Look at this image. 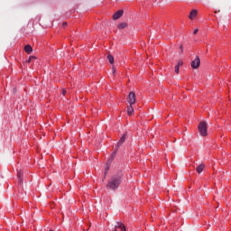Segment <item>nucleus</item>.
Returning a JSON list of instances; mask_svg holds the SVG:
<instances>
[{
    "label": "nucleus",
    "instance_id": "nucleus-1",
    "mask_svg": "<svg viewBox=\"0 0 231 231\" xmlns=\"http://www.w3.org/2000/svg\"><path fill=\"white\" fill-rule=\"evenodd\" d=\"M124 178V173L118 172L117 174L112 176L106 184V189L108 190H117L118 187L122 185V180Z\"/></svg>",
    "mask_w": 231,
    "mask_h": 231
},
{
    "label": "nucleus",
    "instance_id": "nucleus-2",
    "mask_svg": "<svg viewBox=\"0 0 231 231\" xmlns=\"http://www.w3.org/2000/svg\"><path fill=\"white\" fill-rule=\"evenodd\" d=\"M207 122L202 121L199 124V133L201 136H207Z\"/></svg>",
    "mask_w": 231,
    "mask_h": 231
},
{
    "label": "nucleus",
    "instance_id": "nucleus-3",
    "mask_svg": "<svg viewBox=\"0 0 231 231\" xmlns=\"http://www.w3.org/2000/svg\"><path fill=\"white\" fill-rule=\"evenodd\" d=\"M127 102L130 104V106H134L136 104V95L134 92H130L127 97Z\"/></svg>",
    "mask_w": 231,
    "mask_h": 231
},
{
    "label": "nucleus",
    "instance_id": "nucleus-4",
    "mask_svg": "<svg viewBox=\"0 0 231 231\" xmlns=\"http://www.w3.org/2000/svg\"><path fill=\"white\" fill-rule=\"evenodd\" d=\"M112 231H126L125 226L122 222H116L115 225V228Z\"/></svg>",
    "mask_w": 231,
    "mask_h": 231
},
{
    "label": "nucleus",
    "instance_id": "nucleus-5",
    "mask_svg": "<svg viewBox=\"0 0 231 231\" xmlns=\"http://www.w3.org/2000/svg\"><path fill=\"white\" fill-rule=\"evenodd\" d=\"M201 64V60L197 56L194 60L191 61V68L193 69H198L199 66Z\"/></svg>",
    "mask_w": 231,
    "mask_h": 231
},
{
    "label": "nucleus",
    "instance_id": "nucleus-6",
    "mask_svg": "<svg viewBox=\"0 0 231 231\" xmlns=\"http://www.w3.org/2000/svg\"><path fill=\"white\" fill-rule=\"evenodd\" d=\"M122 15H124V10H119L115 13V14L113 15V19L115 21H116V20L120 19V17H122Z\"/></svg>",
    "mask_w": 231,
    "mask_h": 231
},
{
    "label": "nucleus",
    "instance_id": "nucleus-7",
    "mask_svg": "<svg viewBox=\"0 0 231 231\" xmlns=\"http://www.w3.org/2000/svg\"><path fill=\"white\" fill-rule=\"evenodd\" d=\"M17 178H18V183L20 185H23V171H18Z\"/></svg>",
    "mask_w": 231,
    "mask_h": 231
},
{
    "label": "nucleus",
    "instance_id": "nucleus-8",
    "mask_svg": "<svg viewBox=\"0 0 231 231\" xmlns=\"http://www.w3.org/2000/svg\"><path fill=\"white\" fill-rule=\"evenodd\" d=\"M196 15H198V10L193 9L189 14V18L192 21L196 17Z\"/></svg>",
    "mask_w": 231,
    "mask_h": 231
},
{
    "label": "nucleus",
    "instance_id": "nucleus-9",
    "mask_svg": "<svg viewBox=\"0 0 231 231\" xmlns=\"http://www.w3.org/2000/svg\"><path fill=\"white\" fill-rule=\"evenodd\" d=\"M125 142V134H124L120 140L118 141L117 144H116V149H118V147H120Z\"/></svg>",
    "mask_w": 231,
    "mask_h": 231
},
{
    "label": "nucleus",
    "instance_id": "nucleus-10",
    "mask_svg": "<svg viewBox=\"0 0 231 231\" xmlns=\"http://www.w3.org/2000/svg\"><path fill=\"white\" fill-rule=\"evenodd\" d=\"M134 113V108H133V105H130L127 106V115L131 116Z\"/></svg>",
    "mask_w": 231,
    "mask_h": 231
},
{
    "label": "nucleus",
    "instance_id": "nucleus-11",
    "mask_svg": "<svg viewBox=\"0 0 231 231\" xmlns=\"http://www.w3.org/2000/svg\"><path fill=\"white\" fill-rule=\"evenodd\" d=\"M205 169V164H199L197 167V172H199V174H201V172H203V170Z\"/></svg>",
    "mask_w": 231,
    "mask_h": 231
},
{
    "label": "nucleus",
    "instance_id": "nucleus-12",
    "mask_svg": "<svg viewBox=\"0 0 231 231\" xmlns=\"http://www.w3.org/2000/svg\"><path fill=\"white\" fill-rule=\"evenodd\" d=\"M24 51L26 53H32V51H33V48H32L31 45H25Z\"/></svg>",
    "mask_w": 231,
    "mask_h": 231
},
{
    "label": "nucleus",
    "instance_id": "nucleus-13",
    "mask_svg": "<svg viewBox=\"0 0 231 231\" xmlns=\"http://www.w3.org/2000/svg\"><path fill=\"white\" fill-rule=\"evenodd\" d=\"M117 28H118L119 30H124V29H125V28H127V23H119L118 26H117Z\"/></svg>",
    "mask_w": 231,
    "mask_h": 231
},
{
    "label": "nucleus",
    "instance_id": "nucleus-14",
    "mask_svg": "<svg viewBox=\"0 0 231 231\" xmlns=\"http://www.w3.org/2000/svg\"><path fill=\"white\" fill-rule=\"evenodd\" d=\"M107 60L110 62V64H115V57H113V55L109 54L107 56Z\"/></svg>",
    "mask_w": 231,
    "mask_h": 231
},
{
    "label": "nucleus",
    "instance_id": "nucleus-15",
    "mask_svg": "<svg viewBox=\"0 0 231 231\" xmlns=\"http://www.w3.org/2000/svg\"><path fill=\"white\" fill-rule=\"evenodd\" d=\"M33 60H35V56H30L29 59L25 60V63L30 64Z\"/></svg>",
    "mask_w": 231,
    "mask_h": 231
},
{
    "label": "nucleus",
    "instance_id": "nucleus-16",
    "mask_svg": "<svg viewBox=\"0 0 231 231\" xmlns=\"http://www.w3.org/2000/svg\"><path fill=\"white\" fill-rule=\"evenodd\" d=\"M175 73H180V67L178 65L175 66Z\"/></svg>",
    "mask_w": 231,
    "mask_h": 231
},
{
    "label": "nucleus",
    "instance_id": "nucleus-17",
    "mask_svg": "<svg viewBox=\"0 0 231 231\" xmlns=\"http://www.w3.org/2000/svg\"><path fill=\"white\" fill-rule=\"evenodd\" d=\"M177 66H183V60H179L178 63H177Z\"/></svg>",
    "mask_w": 231,
    "mask_h": 231
},
{
    "label": "nucleus",
    "instance_id": "nucleus-18",
    "mask_svg": "<svg viewBox=\"0 0 231 231\" xmlns=\"http://www.w3.org/2000/svg\"><path fill=\"white\" fill-rule=\"evenodd\" d=\"M115 156H116V152H113L111 157H110V160H115Z\"/></svg>",
    "mask_w": 231,
    "mask_h": 231
},
{
    "label": "nucleus",
    "instance_id": "nucleus-19",
    "mask_svg": "<svg viewBox=\"0 0 231 231\" xmlns=\"http://www.w3.org/2000/svg\"><path fill=\"white\" fill-rule=\"evenodd\" d=\"M198 32H199V29H195L194 32H193V35H196L198 33Z\"/></svg>",
    "mask_w": 231,
    "mask_h": 231
},
{
    "label": "nucleus",
    "instance_id": "nucleus-20",
    "mask_svg": "<svg viewBox=\"0 0 231 231\" xmlns=\"http://www.w3.org/2000/svg\"><path fill=\"white\" fill-rule=\"evenodd\" d=\"M108 171H109V167H106L105 170V176L107 174Z\"/></svg>",
    "mask_w": 231,
    "mask_h": 231
},
{
    "label": "nucleus",
    "instance_id": "nucleus-21",
    "mask_svg": "<svg viewBox=\"0 0 231 231\" xmlns=\"http://www.w3.org/2000/svg\"><path fill=\"white\" fill-rule=\"evenodd\" d=\"M62 26H63V28H66V26H68V23H63Z\"/></svg>",
    "mask_w": 231,
    "mask_h": 231
},
{
    "label": "nucleus",
    "instance_id": "nucleus-22",
    "mask_svg": "<svg viewBox=\"0 0 231 231\" xmlns=\"http://www.w3.org/2000/svg\"><path fill=\"white\" fill-rule=\"evenodd\" d=\"M62 95H66V90H62Z\"/></svg>",
    "mask_w": 231,
    "mask_h": 231
},
{
    "label": "nucleus",
    "instance_id": "nucleus-23",
    "mask_svg": "<svg viewBox=\"0 0 231 231\" xmlns=\"http://www.w3.org/2000/svg\"><path fill=\"white\" fill-rule=\"evenodd\" d=\"M180 50H181V51H183V46H180Z\"/></svg>",
    "mask_w": 231,
    "mask_h": 231
}]
</instances>
